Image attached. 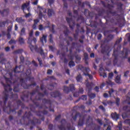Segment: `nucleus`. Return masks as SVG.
<instances>
[{
	"label": "nucleus",
	"mask_w": 130,
	"mask_h": 130,
	"mask_svg": "<svg viewBox=\"0 0 130 130\" xmlns=\"http://www.w3.org/2000/svg\"><path fill=\"white\" fill-rule=\"evenodd\" d=\"M1 83L2 84V85H3V87L4 88V91H3L4 95L3 98L4 102L3 111L7 113L8 115H10L12 112L14 113V114H16L17 113V109H11V102H8L7 107L6 106V104L9 97L8 90L10 91H11L13 89L11 88L10 84H5L4 83Z\"/></svg>",
	"instance_id": "nucleus-1"
},
{
	"label": "nucleus",
	"mask_w": 130,
	"mask_h": 130,
	"mask_svg": "<svg viewBox=\"0 0 130 130\" xmlns=\"http://www.w3.org/2000/svg\"><path fill=\"white\" fill-rule=\"evenodd\" d=\"M25 115L26 116H24L22 117V120H24L25 118H27L28 120H29V122L27 123H26L25 122L22 123L21 122V120H20V122L21 124H26V125H28L29 123H30L32 125L35 126L36 124H40L41 123V121L40 119H38L36 118L35 117L33 118V120H30V116H32V115L31 113V112H28V113H27V112H25Z\"/></svg>",
	"instance_id": "nucleus-2"
},
{
	"label": "nucleus",
	"mask_w": 130,
	"mask_h": 130,
	"mask_svg": "<svg viewBox=\"0 0 130 130\" xmlns=\"http://www.w3.org/2000/svg\"><path fill=\"white\" fill-rule=\"evenodd\" d=\"M60 123L61 125H58V128L59 130H67V128L68 130H74V129L73 128V126H72L70 123H67V128L64 126V125L67 123V121L66 119H62L60 121Z\"/></svg>",
	"instance_id": "nucleus-3"
},
{
	"label": "nucleus",
	"mask_w": 130,
	"mask_h": 130,
	"mask_svg": "<svg viewBox=\"0 0 130 130\" xmlns=\"http://www.w3.org/2000/svg\"><path fill=\"white\" fill-rule=\"evenodd\" d=\"M35 109H36L35 107H34L33 106H31V107H30L31 111L33 112L34 113H36V114H37V115L39 117L42 116L41 119L42 121H44L45 117L43 115H46L48 114V111L44 110L43 111H35Z\"/></svg>",
	"instance_id": "nucleus-4"
},
{
	"label": "nucleus",
	"mask_w": 130,
	"mask_h": 130,
	"mask_svg": "<svg viewBox=\"0 0 130 130\" xmlns=\"http://www.w3.org/2000/svg\"><path fill=\"white\" fill-rule=\"evenodd\" d=\"M78 117H80L78 122V125L83 126L84 125V123L85 122V116L82 115L80 113H76L74 116H72V118L75 121H76Z\"/></svg>",
	"instance_id": "nucleus-5"
},
{
	"label": "nucleus",
	"mask_w": 130,
	"mask_h": 130,
	"mask_svg": "<svg viewBox=\"0 0 130 130\" xmlns=\"http://www.w3.org/2000/svg\"><path fill=\"white\" fill-rule=\"evenodd\" d=\"M42 103L45 105H49V107L48 106H45L44 107V108L45 109H49V111L50 112H54V109H52L51 107H52V102H51V100L49 99H42Z\"/></svg>",
	"instance_id": "nucleus-6"
},
{
	"label": "nucleus",
	"mask_w": 130,
	"mask_h": 130,
	"mask_svg": "<svg viewBox=\"0 0 130 130\" xmlns=\"http://www.w3.org/2000/svg\"><path fill=\"white\" fill-rule=\"evenodd\" d=\"M118 50H120V46H117V49H115L113 52V56L114 57L113 59V66H116L117 64L118 58Z\"/></svg>",
	"instance_id": "nucleus-7"
},
{
	"label": "nucleus",
	"mask_w": 130,
	"mask_h": 130,
	"mask_svg": "<svg viewBox=\"0 0 130 130\" xmlns=\"http://www.w3.org/2000/svg\"><path fill=\"white\" fill-rule=\"evenodd\" d=\"M20 83L21 84V86H22L25 89H28L32 86H35L37 85V83L36 82L30 84H27L25 83V80L23 78H20Z\"/></svg>",
	"instance_id": "nucleus-8"
},
{
	"label": "nucleus",
	"mask_w": 130,
	"mask_h": 130,
	"mask_svg": "<svg viewBox=\"0 0 130 130\" xmlns=\"http://www.w3.org/2000/svg\"><path fill=\"white\" fill-rule=\"evenodd\" d=\"M75 90V87L74 84H70L69 85V87L67 86L63 87V91L65 93H68L70 91H74Z\"/></svg>",
	"instance_id": "nucleus-9"
},
{
	"label": "nucleus",
	"mask_w": 130,
	"mask_h": 130,
	"mask_svg": "<svg viewBox=\"0 0 130 130\" xmlns=\"http://www.w3.org/2000/svg\"><path fill=\"white\" fill-rule=\"evenodd\" d=\"M78 69L81 71L83 73V75L88 74L90 71V69L88 67H85L82 64H79L78 66Z\"/></svg>",
	"instance_id": "nucleus-10"
},
{
	"label": "nucleus",
	"mask_w": 130,
	"mask_h": 130,
	"mask_svg": "<svg viewBox=\"0 0 130 130\" xmlns=\"http://www.w3.org/2000/svg\"><path fill=\"white\" fill-rule=\"evenodd\" d=\"M49 93L48 92L47 90H45L44 91V94L41 92H38V96H36V100L37 101H41L42 99L44 97L45 95H48Z\"/></svg>",
	"instance_id": "nucleus-11"
},
{
	"label": "nucleus",
	"mask_w": 130,
	"mask_h": 130,
	"mask_svg": "<svg viewBox=\"0 0 130 130\" xmlns=\"http://www.w3.org/2000/svg\"><path fill=\"white\" fill-rule=\"evenodd\" d=\"M66 20L67 23H68V24H69V27H70V29L73 30L74 27L75 25V22L73 21L72 18H67Z\"/></svg>",
	"instance_id": "nucleus-12"
},
{
	"label": "nucleus",
	"mask_w": 130,
	"mask_h": 130,
	"mask_svg": "<svg viewBox=\"0 0 130 130\" xmlns=\"http://www.w3.org/2000/svg\"><path fill=\"white\" fill-rule=\"evenodd\" d=\"M50 95L53 98H57V97L59 99H61V94L60 93L59 91H55L54 92H51L50 93Z\"/></svg>",
	"instance_id": "nucleus-13"
},
{
	"label": "nucleus",
	"mask_w": 130,
	"mask_h": 130,
	"mask_svg": "<svg viewBox=\"0 0 130 130\" xmlns=\"http://www.w3.org/2000/svg\"><path fill=\"white\" fill-rule=\"evenodd\" d=\"M14 88L13 91L14 92H18L20 91V83H18L17 81H15L13 82Z\"/></svg>",
	"instance_id": "nucleus-14"
},
{
	"label": "nucleus",
	"mask_w": 130,
	"mask_h": 130,
	"mask_svg": "<svg viewBox=\"0 0 130 130\" xmlns=\"http://www.w3.org/2000/svg\"><path fill=\"white\" fill-rule=\"evenodd\" d=\"M39 17L40 18H43V17L44 16V14H46L47 13V10L46 8H42L41 7H39Z\"/></svg>",
	"instance_id": "nucleus-15"
},
{
	"label": "nucleus",
	"mask_w": 130,
	"mask_h": 130,
	"mask_svg": "<svg viewBox=\"0 0 130 130\" xmlns=\"http://www.w3.org/2000/svg\"><path fill=\"white\" fill-rule=\"evenodd\" d=\"M101 3H102V5H103V6H104V8H108L109 10L108 11H112V8H114V6L110 4H108L106 5V3L103 1H101Z\"/></svg>",
	"instance_id": "nucleus-16"
},
{
	"label": "nucleus",
	"mask_w": 130,
	"mask_h": 130,
	"mask_svg": "<svg viewBox=\"0 0 130 130\" xmlns=\"http://www.w3.org/2000/svg\"><path fill=\"white\" fill-rule=\"evenodd\" d=\"M39 53L40 54V55L42 56V58L43 59H46L47 56V53H45L44 52V50H43L42 47H40V48H39Z\"/></svg>",
	"instance_id": "nucleus-17"
},
{
	"label": "nucleus",
	"mask_w": 130,
	"mask_h": 130,
	"mask_svg": "<svg viewBox=\"0 0 130 130\" xmlns=\"http://www.w3.org/2000/svg\"><path fill=\"white\" fill-rule=\"evenodd\" d=\"M101 48H102V51L101 52L103 54L108 53L110 49V48L108 47V46H104L103 47V45H102V46H101Z\"/></svg>",
	"instance_id": "nucleus-18"
},
{
	"label": "nucleus",
	"mask_w": 130,
	"mask_h": 130,
	"mask_svg": "<svg viewBox=\"0 0 130 130\" xmlns=\"http://www.w3.org/2000/svg\"><path fill=\"white\" fill-rule=\"evenodd\" d=\"M31 43L32 42H31L30 44H28L29 47L31 51L32 52H34V51H36V52H39V49H38V46H33L32 45H31Z\"/></svg>",
	"instance_id": "nucleus-19"
},
{
	"label": "nucleus",
	"mask_w": 130,
	"mask_h": 130,
	"mask_svg": "<svg viewBox=\"0 0 130 130\" xmlns=\"http://www.w3.org/2000/svg\"><path fill=\"white\" fill-rule=\"evenodd\" d=\"M9 12H10L9 9L7 8V9H4L3 11H1V10H0V14H1V16L4 17V16L8 15L9 14Z\"/></svg>",
	"instance_id": "nucleus-20"
},
{
	"label": "nucleus",
	"mask_w": 130,
	"mask_h": 130,
	"mask_svg": "<svg viewBox=\"0 0 130 130\" xmlns=\"http://www.w3.org/2000/svg\"><path fill=\"white\" fill-rule=\"evenodd\" d=\"M37 101H40V100H36V98H35V99H34L33 103L35 104V105L37 106V107H39V109H43L44 108L43 105H40L39 103H37Z\"/></svg>",
	"instance_id": "nucleus-21"
},
{
	"label": "nucleus",
	"mask_w": 130,
	"mask_h": 130,
	"mask_svg": "<svg viewBox=\"0 0 130 130\" xmlns=\"http://www.w3.org/2000/svg\"><path fill=\"white\" fill-rule=\"evenodd\" d=\"M34 35V30L32 29L30 31L29 33V37L28 38V41H27V43L28 44H30L31 43H32V36Z\"/></svg>",
	"instance_id": "nucleus-22"
},
{
	"label": "nucleus",
	"mask_w": 130,
	"mask_h": 130,
	"mask_svg": "<svg viewBox=\"0 0 130 130\" xmlns=\"http://www.w3.org/2000/svg\"><path fill=\"white\" fill-rule=\"evenodd\" d=\"M111 116L112 119L115 120H117L119 119V114H117V113H116V112H115V113H112L111 114Z\"/></svg>",
	"instance_id": "nucleus-23"
},
{
	"label": "nucleus",
	"mask_w": 130,
	"mask_h": 130,
	"mask_svg": "<svg viewBox=\"0 0 130 130\" xmlns=\"http://www.w3.org/2000/svg\"><path fill=\"white\" fill-rule=\"evenodd\" d=\"M117 8V9L119 11V13H121L123 11V8L122 6H123V4L121 3H118L116 4Z\"/></svg>",
	"instance_id": "nucleus-24"
},
{
	"label": "nucleus",
	"mask_w": 130,
	"mask_h": 130,
	"mask_svg": "<svg viewBox=\"0 0 130 130\" xmlns=\"http://www.w3.org/2000/svg\"><path fill=\"white\" fill-rule=\"evenodd\" d=\"M40 40L42 44H44V42L46 43L47 42V35H43Z\"/></svg>",
	"instance_id": "nucleus-25"
},
{
	"label": "nucleus",
	"mask_w": 130,
	"mask_h": 130,
	"mask_svg": "<svg viewBox=\"0 0 130 130\" xmlns=\"http://www.w3.org/2000/svg\"><path fill=\"white\" fill-rule=\"evenodd\" d=\"M92 83L87 82L85 86L88 89V93H89L92 89Z\"/></svg>",
	"instance_id": "nucleus-26"
},
{
	"label": "nucleus",
	"mask_w": 130,
	"mask_h": 130,
	"mask_svg": "<svg viewBox=\"0 0 130 130\" xmlns=\"http://www.w3.org/2000/svg\"><path fill=\"white\" fill-rule=\"evenodd\" d=\"M28 97H29L28 94H23V95H21L20 98L23 102L26 101V102L28 103Z\"/></svg>",
	"instance_id": "nucleus-27"
},
{
	"label": "nucleus",
	"mask_w": 130,
	"mask_h": 130,
	"mask_svg": "<svg viewBox=\"0 0 130 130\" xmlns=\"http://www.w3.org/2000/svg\"><path fill=\"white\" fill-rule=\"evenodd\" d=\"M128 104L130 105V102L128 103ZM123 110L125 111L127 113L130 112V106H124L123 107Z\"/></svg>",
	"instance_id": "nucleus-28"
},
{
	"label": "nucleus",
	"mask_w": 130,
	"mask_h": 130,
	"mask_svg": "<svg viewBox=\"0 0 130 130\" xmlns=\"http://www.w3.org/2000/svg\"><path fill=\"white\" fill-rule=\"evenodd\" d=\"M82 100L83 101H87V96L86 95H83L82 96H81L80 98H79V99H78L77 100H76L75 102V103H78L80 100Z\"/></svg>",
	"instance_id": "nucleus-29"
},
{
	"label": "nucleus",
	"mask_w": 130,
	"mask_h": 130,
	"mask_svg": "<svg viewBox=\"0 0 130 130\" xmlns=\"http://www.w3.org/2000/svg\"><path fill=\"white\" fill-rule=\"evenodd\" d=\"M6 24H9V20L7 19L6 21L0 22V27H5Z\"/></svg>",
	"instance_id": "nucleus-30"
},
{
	"label": "nucleus",
	"mask_w": 130,
	"mask_h": 130,
	"mask_svg": "<svg viewBox=\"0 0 130 130\" xmlns=\"http://www.w3.org/2000/svg\"><path fill=\"white\" fill-rule=\"evenodd\" d=\"M54 14V12L53 9H48V16L49 17H51Z\"/></svg>",
	"instance_id": "nucleus-31"
},
{
	"label": "nucleus",
	"mask_w": 130,
	"mask_h": 130,
	"mask_svg": "<svg viewBox=\"0 0 130 130\" xmlns=\"http://www.w3.org/2000/svg\"><path fill=\"white\" fill-rule=\"evenodd\" d=\"M38 91V89H36V90H34L32 91V92L30 93V100L33 102V101H34V100L32 99V96H34V95H35V94Z\"/></svg>",
	"instance_id": "nucleus-32"
},
{
	"label": "nucleus",
	"mask_w": 130,
	"mask_h": 130,
	"mask_svg": "<svg viewBox=\"0 0 130 130\" xmlns=\"http://www.w3.org/2000/svg\"><path fill=\"white\" fill-rule=\"evenodd\" d=\"M16 103L18 106H21V108L22 109L24 108L25 106H24V104L22 103V102L21 101V100H17L16 102Z\"/></svg>",
	"instance_id": "nucleus-33"
},
{
	"label": "nucleus",
	"mask_w": 130,
	"mask_h": 130,
	"mask_svg": "<svg viewBox=\"0 0 130 130\" xmlns=\"http://www.w3.org/2000/svg\"><path fill=\"white\" fill-rule=\"evenodd\" d=\"M76 79L78 82H81L83 80V77L81 74H79L76 77Z\"/></svg>",
	"instance_id": "nucleus-34"
},
{
	"label": "nucleus",
	"mask_w": 130,
	"mask_h": 130,
	"mask_svg": "<svg viewBox=\"0 0 130 130\" xmlns=\"http://www.w3.org/2000/svg\"><path fill=\"white\" fill-rule=\"evenodd\" d=\"M114 38V35L110 34L107 36L108 42H110Z\"/></svg>",
	"instance_id": "nucleus-35"
},
{
	"label": "nucleus",
	"mask_w": 130,
	"mask_h": 130,
	"mask_svg": "<svg viewBox=\"0 0 130 130\" xmlns=\"http://www.w3.org/2000/svg\"><path fill=\"white\" fill-rule=\"evenodd\" d=\"M18 42L20 45H23L25 44V40L22 37H19L18 38Z\"/></svg>",
	"instance_id": "nucleus-36"
},
{
	"label": "nucleus",
	"mask_w": 130,
	"mask_h": 130,
	"mask_svg": "<svg viewBox=\"0 0 130 130\" xmlns=\"http://www.w3.org/2000/svg\"><path fill=\"white\" fill-rule=\"evenodd\" d=\"M121 77L120 76L117 75L115 78V82L117 84H120Z\"/></svg>",
	"instance_id": "nucleus-37"
},
{
	"label": "nucleus",
	"mask_w": 130,
	"mask_h": 130,
	"mask_svg": "<svg viewBox=\"0 0 130 130\" xmlns=\"http://www.w3.org/2000/svg\"><path fill=\"white\" fill-rule=\"evenodd\" d=\"M88 97L91 99V100H93L94 99V98H95L96 97V94L95 93H89L88 94Z\"/></svg>",
	"instance_id": "nucleus-38"
},
{
	"label": "nucleus",
	"mask_w": 130,
	"mask_h": 130,
	"mask_svg": "<svg viewBox=\"0 0 130 130\" xmlns=\"http://www.w3.org/2000/svg\"><path fill=\"white\" fill-rule=\"evenodd\" d=\"M13 27V23H11V25L8 27L7 32H11L12 31Z\"/></svg>",
	"instance_id": "nucleus-39"
},
{
	"label": "nucleus",
	"mask_w": 130,
	"mask_h": 130,
	"mask_svg": "<svg viewBox=\"0 0 130 130\" xmlns=\"http://www.w3.org/2000/svg\"><path fill=\"white\" fill-rule=\"evenodd\" d=\"M68 65L69 66V67L71 68L72 67H75L76 66V64L74 61L71 60L70 61H69V63H68Z\"/></svg>",
	"instance_id": "nucleus-40"
},
{
	"label": "nucleus",
	"mask_w": 130,
	"mask_h": 130,
	"mask_svg": "<svg viewBox=\"0 0 130 130\" xmlns=\"http://www.w3.org/2000/svg\"><path fill=\"white\" fill-rule=\"evenodd\" d=\"M122 38L120 37L119 39H118L116 41L115 44L114 45V47H115L118 44H119L122 41Z\"/></svg>",
	"instance_id": "nucleus-41"
},
{
	"label": "nucleus",
	"mask_w": 130,
	"mask_h": 130,
	"mask_svg": "<svg viewBox=\"0 0 130 130\" xmlns=\"http://www.w3.org/2000/svg\"><path fill=\"white\" fill-rule=\"evenodd\" d=\"M38 61L39 62V64L40 67H43V61L40 57H37Z\"/></svg>",
	"instance_id": "nucleus-42"
},
{
	"label": "nucleus",
	"mask_w": 130,
	"mask_h": 130,
	"mask_svg": "<svg viewBox=\"0 0 130 130\" xmlns=\"http://www.w3.org/2000/svg\"><path fill=\"white\" fill-rule=\"evenodd\" d=\"M20 67L16 66V67L13 70V71H14V73H21V71L17 70L18 69H19V70H20Z\"/></svg>",
	"instance_id": "nucleus-43"
},
{
	"label": "nucleus",
	"mask_w": 130,
	"mask_h": 130,
	"mask_svg": "<svg viewBox=\"0 0 130 130\" xmlns=\"http://www.w3.org/2000/svg\"><path fill=\"white\" fill-rule=\"evenodd\" d=\"M20 36L25 35V28L24 27L22 28L21 30V33L20 34Z\"/></svg>",
	"instance_id": "nucleus-44"
},
{
	"label": "nucleus",
	"mask_w": 130,
	"mask_h": 130,
	"mask_svg": "<svg viewBox=\"0 0 130 130\" xmlns=\"http://www.w3.org/2000/svg\"><path fill=\"white\" fill-rule=\"evenodd\" d=\"M30 73L28 74L29 76H27V79L29 81L32 82L34 81V77H31V76H30Z\"/></svg>",
	"instance_id": "nucleus-45"
},
{
	"label": "nucleus",
	"mask_w": 130,
	"mask_h": 130,
	"mask_svg": "<svg viewBox=\"0 0 130 130\" xmlns=\"http://www.w3.org/2000/svg\"><path fill=\"white\" fill-rule=\"evenodd\" d=\"M120 103V99L117 98L116 99L115 104L117 106H119V104Z\"/></svg>",
	"instance_id": "nucleus-46"
},
{
	"label": "nucleus",
	"mask_w": 130,
	"mask_h": 130,
	"mask_svg": "<svg viewBox=\"0 0 130 130\" xmlns=\"http://www.w3.org/2000/svg\"><path fill=\"white\" fill-rule=\"evenodd\" d=\"M78 6H80L81 8L85 7V3L83 2L82 3L81 1H78Z\"/></svg>",
	"instance_id": "nucleus-47"
},
{
	"label": "nucleus",
	"mask_w": 130,
	"mask_h": 130,
	"mask_svg": "<svg viewBox=\"0 0 130 130\" xmlns=\"http://www.w3.org/2000/svg\"><path fill=\"white\" fill-rule=\"evenodd\" d=\"M5 81L7 83H10V84L12 83V82L11 80V78H8V77H5Z\"/></svg>",
	"instance_id": "nucleus-48"
},
{
	"label": "nucleus",
	"mask_w": 130,
	"mask_h": 130,
	"mask_svg": "<svg viewBox=\"0 0 130 130\" xmlns=\"http://www.w3.org/2000/svg\"><path fill=\"white\" fill-rule=\"evenodd\" d=\"M28 6V4H27L26 3H24V4L22 5V6H21V9L23 11L24 10V9L25 8H27Z\"/></svg>",
	"instance_id": "nucleus-49"
},
{
	"label": "nucleus",
	"mask_w": 130,
	"mask_h": 130,
	"mask_svg": "<svg viewBox=\"0 0 130 130\" xmlns=\"http://www.w3.org/2000/svg\"><path fill=\"white\" fill-rule=\"evenodd\" d=\"M55 84L52 83L49 85V87L48 88V89L50 90H52L54 87Z\"/></svg>",
	"instance_id": "nucleus-50"
},
{
	"label": "nucleus",
	"mask_w": 130,
	"mask_h": 130,
	"mask_svg": "<svg viewBox=\"0 0 130 130\" xmlns=\"http://www.w3.org/2000/svg\"><path fill=\"white\" fill-rule=\"evenodd\" d=\"M23 52L22 49H18L14 52V54H21Z\"/></svg>",
	"instance_id": "nucleus-51"
},
{
	"label": "nucleus",
	"mask_w": 130,
	"mask_h": 130,
	"mask_svg": "<svg viewBox=\"0 0 130 130\" xmlns=\"http://www.w3.org/2000/svg\"><path fill=\"white\" fill-rule=\"evenodd\" d=\"M49 42L52 44L53 43V37L52 36V34H50L49 35Z\"/></svg>",
	"instance_id": "nucleus-52"
},
{
	"label": "nucleus",
	"mask_w": 130,
	"mask_h": 130,
	"mask_svg": "<svg viewBox=\"0 0 130 130\" xmlns=\"http://www.w3.org/2000/svg\"><path fill=\"white\" fill-rule=\"evenodd\" d=\"M16 21L18 23H22V22H23V20L22 19V17L17 18L16 19Z\"/></svg>",
	"instance_id": "nucleus-53"
},
{
	"label": "nucleus",
	"mask_w": 130,
	"mask_h": 130,
	"mask_svg": "<svg viewBox=\"0 0 130 130\" xmlns=\"http://www.w3.org/2000/svg\"><path fill=\"white\" fill-rule=\"evenodd\" d=\"M70 34V30L67 28L66 30L64 31V34L66 37H68Z\"/></svg>",
	"instance_id": "nucleus-54"
},
{
	"label": "nucleus",
	"mask_w": 130,
	"mask_h": 130,
	"mask_svg": "<svg viewBox=\"0 0 130 130\" xmlns=\"http://www.w3.org/2000/svg\"><path fill=\"white\" fill-rule=\"evenodd\" d=\"M17 41L15 40L11 39L9 41V44H16Z\"/></svg>",
	"instance_id": "nucleus-55"
},
{
	"label": "nucleus",
	"mask_w": 130,
	"mask_h": 130,
	"mask_svg": "<svg viewBox=\"0 0 130 130\" xmlns=\"http://www.w3.org/2000/svg\"><path fill=\"white\" fill-rule=\"evenodd\" d=\"M114 92V90L113 89H110V90L108 91V93L109 94V97H112V93Z\"/></svg>",
	"instance_id": "nucleus-56"
},
{
	"label": "nucleus",
	"mask_w": 130,
	"mask_h": 130,
	"mask_svg": "<svg viewBox=\"0 0 130 130\" xmlns=\"http://www.w3.org/2000/svg\"><path fill=\"white\" fill-rule=\"evenodd\" d=\"M75 59L77 60H78V61H80V60H81V57L80 56H79V55H75Z\"/></svg>",
	"instance_id": "nucleus-57"
},
{
	"label": "nucleus",
	"mask_w": 130,
	"mask_h": 130,
	"mask_svg": "<svg viewBox=\"0 0 130 130\" xmlns=\"http://www.w3.org/2000/svg\"><path fill=\"white\" fill-rule=\"evenodd\" d=\"M78 92L81 94H83L84 93V88H82V87L79 88Z\"/></svg>",
	"instance_id": "nucleus-58"
},
{
	"label": "nucleus",
	"mask_w": 130,
	"mask_h": 130,
	"mask_svg": "<svg viewBox=\"0 0 130 130\" xmlns=\"http://www.w3.org/2000/svg\"><path fill=\"white\" fill-rule=\"evenodd\" d=\"M117 127H118L119 130H122V122H120L118 123V126H117Z\"/></svg>",
	"instance_id": "nucleus-59"
},
{
	"label": "nucleus",
	"mask_w": 130,
	"mask_h": 130,
	"mask_svg": "<svg viewBox=\"0 0 130 130\" xmlns=\"http://www.w3.org/2000/svg\"><path fill=\"white\" fill-rule=\"evenodd\" d=\"M84 60H88V54L87 53H84Z\"/></svg>",
	"instance_id": "nucleus-60"
},
{
	"label": "nucleus",
	"mask_w": 130,
	"mask_h": 130,
	"mask_svg": "<svg viewBox=\"0 0 130 130\" xmlns=\"http://www.w3.org/2000/svg\"><path fill=\"white\" fill-rule=\"evenodd\" d=\"M48 128H49V129H50V130H53V128H54L53 124H49V125H48Z\"/></svg>",
	"instance_id": "nucleus-61"
},
{
	"label": "nucleus",
	"mask_w": 130,
	"mask_h": 130,
	"mask_svg": "<svg viewBox=\"0 0 130 130\" xmlns=\"http://www.w3.org/2000/svg\"><path fill=\"white\" fill-rule=\"evenodd\" d=\"M62 1L63 2L64 7L66 8H67L68 6V4L67 3L66 0H62Z\"/></svg>",
	"instance_id": "nucleus-62"
},
{
	"label": "nucleus",
	"mask_w": 130,
	"mask_h": 130,
	"mask_svg": "<svg viewBox=\"0 0 130 130\" xmlns=\"http://www.w3.org/2000/svg\"><path fill=\"white\" fill-rule=\"evenodd\" d=\"M124 123L126 124H128L130 125V119H125L124 121Z\"/></svg>",
	"instance_id": "nucleus-63"
},
{
	"label": "nucleus",
	"mask_w": 130,
	"mask_h": 130,
	"mask_svg": "<svg viewBox=\"0 0 130 130\" xmlns=\"http://www.w3.org/2000/svg\"><path fill=\"white\" fill-rule=\"evenodd\" d=\"M101 128V126L98 125V126H96L94 127V128L93 130H100Z\"/></svg>",
	"instance_id": "nucleus-64"
}]
</instances>
